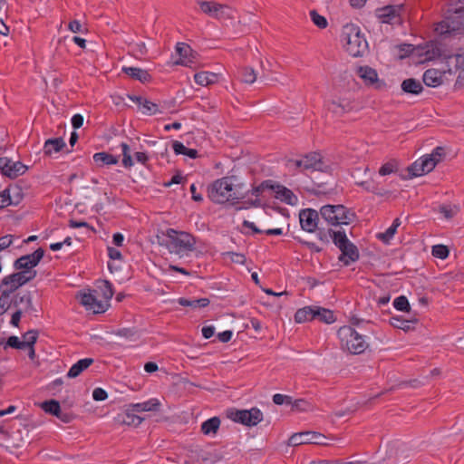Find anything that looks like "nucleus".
<instances>
[{
	"label": "nucleus",
	"instance_id": "1",
	"mask_svg": "<svg viewBox=\"0 0 464 464\" xmlns=\"http://www.w3.org/2000/svg\"><path fill=\"white\" fill-rule=\"evenodd\" d=\"M464 31V2L452 1L449 5L445 19L438 23L435 32L442 39Z\"/></svg>",
	"mask_w": 464,
	"mask_h": 464
},
{
	"label": "nucleus",
	"instance_id": "2",
	"mask_svg": "<svg viewBox=\"0 0 464 464\" xmlns=\"http://www.w3.org/2000/svg\"><path fill=\"white\" fill-rule=\"evenodd\" d=\"M369 332H358L350 325H343L339 328L337 335L341 341L343 350L352 354H361L369 346L366 339L369 338Z\"/></svg>",
	"mask_w": 464,
	"mask_h": 464
},
{
	"label": "nucleus",
	"instance_id": "3",
	"mask_svg": "<svg viewBox=\"0 0 464 464\" xmlns=\"http://www.w3.org/2000/svg\"><path fill=\"white\" fill-rule=\"evenodd\" d=\"M322 218L332 227L350 225L357 219L356 213L344 205L327 204L320 208Z\"/></svg>",
	"mask_w": 464,
	"mask_h": 464
},
{
	"label": "nucleus",
	"instance_id": "4",
	"mask_svg": "<svg viewBox=\"0 0 464 464\" xmlns=\"http://www.w3.org/2000/svg\"><path fill=\"white\" fill-rule=\"evenodd\" d=\"M342 42L347 53L353 57L362 56L368 50V43L361 30L354 24H346L342 32Z\"/></svg>",
	"mask_w": 464,
	"mask_h": 464
},
{
	"label": "nucleus",
	"instance_id": "5",
	"mask_svg": "<svg viewBox=\"0 0 464 464\" xmlns=\"http://www.w3.org/2000/svg\"><path fill=\"white\" fill-rule=\"evenodd\" d=\"M231 179L232 177H223L208 186V197L213 203L224 204L229 201L231 205L235 206L238 204L239 198H245V195L232 198V194H230L233 188Z\"/></svg>",
	"mask_w": 464,
	"mask_h": 464
},
{
	"label": "nucleus",
	"instance_id": "6",
	"mask_svg": "<svg viewBox=\"0 0 464 464\" xmlns=\"http://www.w3.org/2000/svg\"><path fill=\"white\" fill-rule=\"evenodd\" d=\"M165 235L166 240L160 244L165 245L170 253L179 254L183 251L195 250L196 237L190 233L168 228Z\"/></svg>",
	"mask_w": 464,
	"mask_h": 464
},
{
	"label": "nucleus",
	"instance_id": "7",
	"mask_svg": "<svg viewBox=\"0 0 464 464\" xmlns=\"http://www.w3.org/2000/svg\"><path fill=\"white\" fill-rule=\"evenodd\" d=\"M228 419L234 422L240 423L247 427L256 426L263 420V412L256 407L250 410H238L236 408H229L226 411Z\"/></svg>",
	"mask_w": 464,
	"mask_h": 464
},
{
	"label": "nucleus",
	"instance_id": "8",
	"mask_svg": "<svg viewBox=\"0 0 464 464\" xmlns=\"http://www.w3.org/2000/svg\"><path fill=\"white\" fill-rule=\"evenodd\" d=\"M326 437L315 431H304L293 434L288 440L289 446H299L303 444L326 445Z\"/></svg>",
	"mask_w": 464,
	"mask_h": 464
},
{
	"label": "nucleus",
	"instance_id": "9",
	"mask_svg": "<svg viewBox=\"0 0 464 464\" xmlns=\"http://www.w3.org/2000/svg\"><path fill=\"white\" fill-rule=\"evenodd\" d=\"M320 210L304 208L299 212L301 228L308 233H314L318 228Z\"/></svg>",
	"mask_w": 464,
	"mask_h": 464
},
{
	"label": "nucleus",
	"instance_id": "10",
	"mask_svg": "<svg viewBox=\"0 0 464 464\" xmlns=\"http://www.w3.org/2000/svg\"><path fill=\"white\" fill-rule=\"evenodd\" d=\"M356 74L362 79L365 85L374 86L376 90H382L386 86L384 81L379 80L377 71L368 65L359 66Z\"/></svg>",
	"mask_w": 464,
	"mask_h": 464
},
{
	"label": "nucleus",
	"instance_id": "11",
	"mask_svg": "<svg viewBox=\"0 0 464 464\" xmlns=\"http://www.w3.org/2000/svg\"><path fill=\"white\" fill-rule=\"evenodd\" d=\"M176 53L179 59L175 62L178 65L192 67L197 62L198 53L195 52L188 44L178 43L176 45Z\"/></svg>",
	"mask_w": 464,
	"mask_h": 464
},
{
	"label": "nucleus",
	"instance_id": "12",
	"mask_svg": "<svg viewBox=\"0 0 464 464\" xmlns=\"http://www.w3.org/2000/svg\"><path fill=\"white\" fill-rule=\"evenodd\" d=\"M29 281V276L24 275V272H16L3 278L0 287L6 286L3 291L11 294L18 287L25 285Z\"/></svg>",
	"mask_w": 464,
	"mask_h": 464
},
{
	"label": "nucleus",
	"instance_id": "13",
	"mask_svg": "<svg viewBox=\"0 0 464 464\" xmlns=\"http://www.w3.org/2000/svg\"><path fill=\"white\" fill-rule=\"evenodd\" d=\"M272 192L275 193V198L276 199H279L282 202L286 203L287 205L295 206L298 201V198L294 194V192L291 189L275 180H273Z\"/></svg>",
	"mask_w": 464,
	"mask_h": 464
},
{
	"label": "nucleus",
	"instance_id": "14",
	"mask_svg": "<svg viewBox=\"0 0 464 464\" xmlns=\"http://www.w3.org/2000/svg\"><path fill=\"white\" fill-rule=\"evenodd\" d=\"M338 249L341 251L338 260L344 266H349L351 263L356 262L360 257L359 250L352 241Z\"/></svg>",
	"mask_w": 464,
	"mask_h": 464
},
{
	"label": "nucleus",
	"instance_id": "15",
	"mask_svg": "<svg viewBox=\"0 0 464 464\" xmlns=\"http://www.w3.org/2000/svg\"><path fill=\"white\" fill-rule=\"evenodd\" d=\"M404 9V5H386L376 10L378 18L384 24H392V21L399 17L401 10Z\"/></svg>",
	"mask_w": 464,
	"mask_h": 464
},
{
	"label": "nucleus",
	"instance_id": "16",
	"mask_svg": "<svg viewBox=\"0 0 464 464\" xmlns=\"http://www.w3.org/2000/svg\"><path fill=\"white\" fill-rule=\"evenodd\" d=\"M136 411H131V407H128L123 412L118 413L114 418L116 423L120 425H127L138 427L143 420V418L138 416Z\"/></svg>",
	"mask_w": 464,
	"mask_h": 464
},
{
	"label": "nucleus",
	"instance_id": "17",
	"mask_svg": "<svg viewBox=\"0 0 464 464\" xmlns=\"http://www.w3.org/2000/svg\"><path fill=\"white\" fill-rule=\"evenodd\" d=\"M26 299V303L29 304V296H18L14 295L10 299V294L2 290L0 295V315L7 312L10 307H18L19 304L23 303Z\"/></svg>",
	"mask_w": 464,
	"mask_h": 464
},
{
	"label": "nucleus",
	"instance_id": "18",
	"mask_svg": "<svg viewBox=\"0 0 464 464\" xmlns=\"http://www.w3.org/2000/svg\"><path fill=\"white\" fill-rule=\"evenodd\" d=\"M445 71L430 68L424 72L422 81L428 87H438L443 82Z\"/></svg>",
	"mask_w": 464,
	"mask_h": 464
},
{
	"label": "nucleus",
	"instance_id": "19",
	"mask_svg": "<svg viewBox=\"0 0 464 464\" xmlns=\"http://www.w3.org/2000/svg\"><path fill=\"white\" fill-rule=\"evenodd\" d=\"M28 167L21 163L20 161H13L10 160V163L2 169V176L9 179H15L18 176L24 174L27 170Z\"/></svg>",
	"mask_w": 464,
	"mask_h": 464
},
{
	"label": "nucleus",
	"instance_id": "20",
	"mask_svg": "<svg viewBox=\"0 0 464 464\" xmlns=\"http://www.w3.org/2000/svg\"><path fill=\"white\" fill-rule=\"evenodd\" d=\"M426 54L429 58L450 59V54L446 53L445 45L439 41H430L427 45Z\"/></svg>",
	"mask_w": 464,
	"mask_h": 464
},
{
	"label": "nucleus",
	"instance_id": "21",
	"mask_svg": "<svg viewBox=\"0 0 464 464\" xmlns=\"http://www.w3.org/2000/svg\"><path fill=\"white\" fill-rule=\"evenodd\" d=\"M121 72L133 80H137L141 83L149 82L151 81V76L148 71L137 68L123 66Z\"/></svg>",
	"mask_w": 464,
	"mask_h": 464
},
{
	"label": "nucleus",
	"instance_id": "22",
	"mask_svg": "<svg viewBox=\"0 0 464 464\" xmlns=\"http://www.w3.org/2000/svg\"><path fill=\"white\" fill-rule=\"evenodd\" d=\"M327 109L337 116H343L344 113L352 111L353 105L347 99H340L329 102Z\"/></svg>",
	"mask_w": 464,
	"mask_h": 464
},
{
	"label": "nucleus",
	"instance_id": "23",
	"mask_svg": "<svg viewBox=\"0 0 464 464\" xmlns=\"http://www.w3.org/2000/svg\"><path fill=\"white\" fill-rule=\"evenodd\" d=\"M161 403L157 398H151L147 401L130 404L132 411L137 413L143 411H160Z\"/></svg>",
	"mask_w": 464,
	"mask_h": 464
},
{
	"label": "nucleus",
	"instance_id": "24",
	"mask_svg": "<svg viewBox=\"0 0 464 464\" xmlns=\"http://www.w3.org/2000/svg\"><path fill=\"white\" fill-rule=\"evenodd\" d=\"M401 91L404 93L419 95L423 92L421 82L415 78H408L402 81L401 84Z\"/></svg>",
	"mask_w": 464,
	"mask_h": 464
},
{
	"label": "nucleus",
	"instance_id": "25",
	"mask_svg": "<svg viewBox=\"0 0 464 464\" xmlns=\"http://www.w3.org/2000/svg\"><path fill=\"white\" fill-rule=\"evenodd\" d=\"M93 362L94 360L92 358H83L79 360L72 365L66 376L71 379L78 377L83 371L88 369Z\"/></svg>",
	"mask_w": 464,
	"mask_h": 464
},
{
	"label": "nucleus",
	"instance_id": "26",
	"mask_svg": "<svg viewBox=\"0 0 464 464\" xmlns=\"http://www.w3.org/2000/svg\"><path fill=\"white\" fill-rule=\"evenodd\" d=\"M315 305L304 306L298 309L295 314V321L298 324L315 320Z\"/></svg>",
	"mask_w": 464,
	"mask_h": 464
},
{
	"label": "nucleus",
	"instance_id": "27",
	"mask_svg": "<svg viewBox=\"0 0 464 464\" xmlns=\"http://www.w3.org/2000/svg\"><path fill=\"white\" fill-rule=\"evenodd\" d=\"M417 323H418V319H416V318L407 320L401 316H392L390 319V324L392 327L397 328V329H401L405 332L413 330L415 328V324H417Z\"/></svg>",
	"mask_w": 464,
	"mask_h": 464
},
{
	"label": "nucleus",
	"instance_id": "28",
	"mask_svg": "<svg viewBox=\"0 0 464 464\" xmlns=\"http://www.w3.org/2000/svg\"><path fill=\"white\" fill-rule=\"evenodd\" d=\"M198 5L204 14L214 16L215 18L220 17L218 12L225 7V5L217 4L213 1H198Z\"/></svg>",
	"mask_w": 464,
	"mask_h": 464
},
{
	"label": "nucleus",
	"instance_id": "29",
	"mask_svg": "<svg viewBox=\"0 0 464 464\" xmlns=\"http://www.w3.org/2000/svg\"><path fill=\"white\" fill-rule=\"evenodd\" d=\"M93 292L101 295L106 302L110 301L114 295L113 285L108 280L100 281L97 285V289L93 290Z\"/></svg>",
	"mask_w": 464,
	"mask_h": 464
},
{
	"label": "nucleus",
	"instance_id": "30",
	"mask_svg": "<svg viewBox=\"0 0 464 464\" xmlns=\"http://www.w3.org/2000/svg\"><path fill=\"white\" fill-rule=\"evenodd\" d=\"M66 144L62 137L48 139L44 142V150L45 155H51L53 151L60 152Z\"/></svg>",
	"mask_w": 464,
	"mask_h": 464
},
{
	"label": "nucleus",
	"instance_id": "31",
	"mask_svg": "<svg viewBox=\"0 0 464 464\" xmlns=\"http://www.w3.org/2000/svg\"><path fill=\"white\" fill-rule=\"evenodd\" d=\"M92 159L97 167H103L105 165H115L119 161L118 157L103 151L95 153Z\"/></svg>",
	"mask_w": 464,
	"mask_h": 464
},
{
	"label": "nucleus",
	"instance_id": "32",
	"mask_svg": "<svg viewBox=\"0 0 464 464\" xmlns=\"http://www.w3.org/2000/svg\"><path fill=\"white\" fill-rule=\"evenodd\" d=\"M218 76L217 73L209 72H199L194 75V81L197 84L201 86H208L214 84L218 82Z\"/></svg>",
	"mask_w": 464,
	"mask_h": 464
},
{
	"label": "nucleus",
	"instance_id": "33",
	"mask_svg": "<svg viewBox=\"0 0 464 464\" xmlns=\"http://www.w3.org/2000/svg\"><path fill=\"white\" fill-rule=\"evenodd\" d=\"M177 302L181 306L191 307L192 309L207 307L210 303L208 298H198L191 300L185 297H179Z\"/></svg>",
	"mask_w": 464,
	"mask_h": 464
},
{
	"label": "nucleus",
	"instance_id": "34",
	"mask_svg": "<svg viewBox=\"0 0 464 464\" xmlns=\"http://www.w3.org/2000/svg\"><path fill=\"white\" fill-rule=\"evenodd\" d=\"M28 335L29 331L25 332L23 334V341H20V339L14 335L9 336L5 342V349H6L7 347L18 350L24 349L27 347L29 348V341L26 340Z\"/></svg>",
	"mask_w": 464,
	"mask_h": 464
},
{
	"label": "nucleus",
	"instance_id": "35",
	"mask_svg": "<svg viewBox=\"0 0 464 464\" xmlns=\"http://www.w3.org/2000/svg\"><path fill=\"white\" fill-rule=\"evenodd\" d=\"M142 112L147 115H155L157 113H163L164 110L169 108L167 106V102H164L163 105H160L149 100H144L142 104Z\"/></svg>",
	"mask_w": 464,
	"mask_h": 464
},
{
	"label": "nucleus",
	"instance_id": "36",
	"mask_svg": "<svg viewBox=\"0 0 464 464\" xmlns=\"http://www.w3.org/2000/svg\"><path fill=\"white\" fill-rule=\"evenodd\" d=\"M220 426V419L218 417H212L201 424V432L204 435L216 434Z\"/></svg>",
	"mask_w": 464,
	"mask_h": 464
},
{
	"label": "nucleus",
	"instance_id": "37",
	"mask_svg": "<svg viewBox=\"0 0 464 464\" xmlns=\"http://www.w3.org/2000/svg\"><path fill=\"white\" fill-rule=\"evenodd\" d=\"M11 190H13L14 192L18 191V190H20V188L18 186H14V187L10 186L9 188H5L1 192L0 209L4 208L9 205H17L19 203V198H17L16 200L12 199L11 195H10ZM18 194H19V192H17V195Z\"/></svg>",
	"mask_w": 464,
	"mask_h": 464
},
{
	"label": "nucleus",
	"instance_id": "38",
	"mask_svg": "<svg viewBox=\"0 0 464 464\" xmlns=\"http://www.w3.org/2000/svg\"><path fill=\"white\" fill-rule=\"evenodd\" d=\"M315 319L328 324L336 321V317L332 310L321 306H316Z\"/></svg>",
	"mask_w": 464,
	"mask_h": 464
},
{
	"label": "nucleus",
	"instance_id": "39",
	"mask_svg": "<svg viewBox=\"0 0 464 464\" xmlns=\"http://www.w3.org/2000/svg\"><path fill=\"white\" fill-rule=\"evenodd\" d=\"M40 408L47 414L56 416L60 412V402L54 399L44 401L39 403Z\"/></svg>",
	"mask_w": 464,
	"mask_h": 464
},
{
	"label": "nucleus",
	"instance_id": "40",
	"mask_svg": "<svg viewBox=\"0 0 464 464\" xmlns=\"http://www.w3.org/2000/svg\"><path fill=\"white\" fill-rule=\"evenodd\" d=\"M273 188V179H266L262 181L258 186H253L250 190L246 192V195L251 194L256 196V198L261 196L265 191L271 190Z\"/></svg>",
	"mask_w": 464,
	"mask_h": 464
},
{
	"label": "nucleus",
	"instance_id": "41",
	"mask_svg": "<svg viewBox=\"0 0 464 464\" xmlns=\"http://www.w3.org/2000/svg\"><path fill=\"white\" fill-rule=\"evenodd\" d=\"M332 232V241L334 244V246L339 248L342 247V246H344L351 240L347 237V235L343 229L339 230H331Z\"/></svg>",
	"mask_w": 464,
	"mask_h": 464
},
{
	"label": "nucleus",
	"instance_id": "42",
	"mask_svg": "<svg viewBox=\"0 0 464 464\" xmlns=\"http://www.w3.org/2000/svg\"><path fill=\"white\" fill-rule=\"evenodd\" d=\"M240 80L246 83H253L256 80L255 70L249 66H244L238 71Z\"/></svg>",
	"mask_w": 464,
	"mask_h": 464
},
{
	"label": "nucleus",
	"instance_id": "43",
	"mask_svg": "<svg viewBox=\"0 0 464 464\" xmlns=\"http://www.w3.org/2000/svg\"><path fill=\"white\" fill-rule=\"evenodd\" d=\"M44 253L45 251L42 247H39L35 251L31 253V280H33L35 277L36 271L34 268L44 258Z\"/></svg>",
	"mask_w": 464,
	"mask_h": 464
},
{
	"label": "nucleus",
	"instance_id": "44",
	"mask_svg": "<svg viewBox=\"0 0 464 464\" xmlns=\"http://www.w3.org/2000/svg\"><path fill=\"white\" fill-rule=\"evenodd\" d=\"M304 169H314L315 164L319 162V152L313 151L303 156Z\"/></svg>",
	"mask_w": 464,
	"mask_h": 464
},
{
	"label": "nucleus",
	"instance_id": "45",
	"mask_svg": "<svg viewBox=\"0 0 464 464\" xmlns=\"http://www.w3.org/2000/svg\"><path fill=\"white\" fill-rule=\"evenodd\" d=\"M350 324L351 325L350 326H357L359 327V329L361 330V332H369V333H372L373 334V329H372V326H373V324L370 321H366L364 322L363 320L362 319H359L357 317H354L353 316L350 320Z\"/></svg>",
	"mask_w": 464,
	"mask_h": 464
},
{
	"label": "nucleus",
	"instance_id": "46",
	"mask_svg": "<svg viewBox=\"0 0 464 464\" xmlns=\"http://www.w3.org/2000/svg\"><path fill=\"white\" fill-rule=\"evenodd\" d=\"M313 403L305 399H296L293 402L292 411L304 412L313 411Z\"/></svg>",
	"mask_w": 464,
	"mask_h": 464
},
{
	"label": "nucleus",
	"instance_id": "47",
	"mask_svg": "<svg viewBox=\"0 0 464 464\" xmlns=\"http://www.w3.org/2000/svg\"><path fill=\"white\" fill-rule=\"evenodd\" d=\"M398 171V162L396 160H391L388 162L384 163L379 169V174L381 176H386Z\"/></svg>",
	"mask_w": 464,
	"mask_h": 464
},
{
	"label": "nucleus",
	"instance_id": "48",
	"mask_svg": "<svg viewBox=\"0 0 464 464\" xmlns=\"http://www.w3.org/2000/svg\"><path fill=\"white\" fill-rule=\"evenodd\" d=\"M393 306L396 310L401 312H410L411 304L405 295H400L393 301Z\"/></svg>",
	"mask_w": 464,
	"mask_h": 464
},
{
	"label": "nucleus",
	"instance_id": "49",
	"mask_svg": "<svg viewBox=\"0 0 464 464\" xmlns=\"http://www.w3.org/2000/svg\"><path fill=\"white\" fill-rule=\"evenodd\" d=\"M431 254L440 259H446L450 255V249L445 245H435L432 246Z\"/></svg>",
	"mask_w": 464,
	"mask_h": 464
},
{
	"label": "nucleus",
	"instance_id": "50",
	"mask_svg": "<svg viewBox=\"0 0 464 464\" xmlns=\"http://www.w3.org/2000/svg\"><path fill=\"white\" fill-rule=\"evenodd\" d=\"M310 17L312 22L320 29H324L328 25L326 18L317 13L316 10L310 11Z\"/></svg>",
	"mask_w": 464,
	"mask_h": 464
},
{
	"label": "nucleus",
	"instance_id": "51",
	"mask_svg": "<svg viewBox=\"0 0 464 464\" xmlns=\"http://www.w3.org/2000/svg\"><path fill=\"white\" fill-rule=\"evenodd\" d=\"M409 179H412L415 177H420L426 174L425 170H422L420 165V159L413 162L411 166L408 167Z\"/></svg>",
	"mask_w": 464,
	"mask_h": 464
},
{
	"label": "nucleus",
	"instance_id": "52",
	"mask_svg": "<svg viewBox=\"0 0 464 464\" xmlns=\"http://www.w3.org/2000/svg\"><path fill=\"white\" fill-rule=\"evenodd\" d=\"M437 164V161L429 155H425L420 158V165L422 170H425L426 173H429L431 170H433Z\"/></svg>",
	"mask_w": 464,
	"mask_h": 464
},
{
	"label": "nucleus",
	"instance_id": "53",
	"mask_svg": "<svg viewBox=\"0 0 464 464\" xmlns=\"http://www.w3.org/2000/svg\"><path fill=\"white\" fill-rule=\"evenodd\" d=\"M357 185L362 187L366 191L374 193L378 196H383L385 194V191L379 189L377 185H375L372 181H362L357 183Z\"/></svg>",
	"mask_w": 464,
	"mask_h": 464
},
{
	"label": "nucleus",
	"instance_id": "54",
	"mask_svg": "<svg viewBox=\"0 0 464 464\" xmlns=\"http://www.w3.org/2000/svg\"><path fill=\"white\" fill-rule=\"evenodd\" d=\"M14 266L16 270L23 269L22 272H24L26 276L29 273V254L22 256L20 258L14 261Z\"/></svg>",
	"mask_w": 464,
	"mask_h": 464
},
{
	"label": "nucleus",
	"instance_id": "55",
	"mask_svg": "<svg viewBox=\"0 0 464 464\" xmlns=\"http://www.w3.org/2000/svg\"><path fill=\"white\" fill-rule=\"evenodd\" d=\"M333 228H323L319 227L316 229V237L317 238L324 244L328 245L330 243V238L332 237V232Z\"/></svg>",
	"mask_w": 464,
	"mask_h": 464
},
{
	"label": "nucleus",
	"instance_id": "56",
	"mask_svg": "<svg viewBox=\"0 0 464 464\" xmlns=\"http://www.w3.org/2000/svg\"><path fill=\"white\" fill-rule=\"evenodd\" d=\"M95 296L92 293H80V304L89 309L95 303Z\"/></svg>",
	"mask_w": 464,
	"mask_h": 464
},
{
	"label": "nucleus",
	"instance_id": "57",
	"mask_svg": "<svg viewBox=\"0 0 464 464\" xmlns=\"http://www.w3.org/2000/svg\"><path fill=\"white\" fill-rule=\"evenodd\" d=\"M439 212L441 213L446 218H452L458 212L456 207L452 208L450 205H440L439 207Z\"/></svg>",
	"mask_w": 464,
	"mask_h": 464
},
{
	"label": "nucleus",
	"instance_id": "58",
	"mask_svg": "<svg viewBox=\"0 0 464 464\" xmlns=\"http://www.w3.org/2000/svg\"><path fill=\"white\" fill-rule=\"evenodd\" d=\"M395 233L396 230L393 227H390L389 228L386 229L385 232L377 234V238L380 239L384 244H389L391 239L395 235Z\"/></svg>",
	"mask_w": 464,
	"mask_h": 464
},
{
	"label": "nucleus",
	"instance_id": "59",
	"mask_svg": "<svg viewBox=\"0 0 464 464\" xmlns=\"http://www.w3.org/2000/svg\"><path fill=\"white\" fill-rule=\"evenodd\" d=\"M249 207L260 208L262 207V202L260 198H256L255 199H247L243 202L241 206L236 207V210L247 209Z\"/></svg>",
	"mask_w": 464,
	"mask_h": 464
},
{
	"label": "nucleus",
	"instance_id": "60",
	"mask_svg": "<svg viewBox=\"0 0 464 464\" xmlns=\"http://www.w3.org/2000/svg\"><path fill=\"white\" fill-rule=\"evenodd\" d=\"M302 246H306L312 253H321L323 247L317 246L315 243L311 241L304 240L300 237H295Z\"/></svg>",
	"mask_w": 464,
	"mask_h": 464
},
{
	"label": "nucleus",
	"instance_id": "61",
	"mask_svg": "<svg viewBox=\"0 0 464 464\" xmlns=\"http://www.w3.org/2000/svg\"><path fill=\"white\" fill-rule=\"evenodd\" d=\"M108 306V302H102L101 300H98L97 296H95V303H93V305H92L89 309L93 310V312L96 314H100L104 313L107 310Z\"/></svg>",
	"mask_w": 464,
	"mask_h": 464
},
{
	"label": "nucleus",
	"instance_id": "62",
	"mask_svg": "<svg viewBox=\"0 0 464 464\" xmlns=\"http://www.w3.org/2000/svg\"><path fill=\"white\" fill-rule=\"evenodd\" d=\"M114 334L126 339H132L137 334V330L134 327L121 328L117 330Z\"/></svg>",
	"mask_w": 464,
	"mask_h": 464
},
{
	"label": "nucleus",
	"instance_id": "63",
	"mask_svg": "<svg viewBox=\"0 0 464 464\" xmlns=\"http://www.w3.org/2000/svg\"><path fill=\"white\" fill-rule=\"evenodd\" d=\"M55 417H57L63 423H70L74 420L75 415L72 412L63 411L62 409H60V412L57 413Z\"/></svg>",
	"mask_w": 464,
	"mask_h": 464
},
{
	"label": "nucleus",
	"instance_id": "64",
	"mask_svg": "<svg viewBox=\"0 0 464 464\" xmlns=\"http://www.w3.org/2000/svg\"><path fill=\"white\" fill-rule=\"evenodd\" d=\"M92 398L94 401H102L108 398V393L102 388H95L92 392Z\"/></svg>",
	"mask_w": 464,
	"mask_h": 464
}]
</instances>
